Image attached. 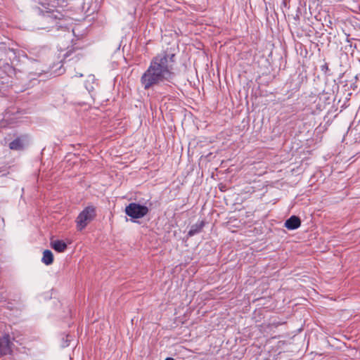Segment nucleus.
I'll list each match as a JSON object with an SVG mask.
<instances>
[{
    "mask_svg": "<svg viewBox=\"0 0 360 360\" xmlns=\"http://www.w3.org/2000/svg\"><path fill=\"white\" fill-rule=\"evenodd\" d=\"M53 255L51 250H46L43 252L41 262L46 265H50L53 263Z\"/></svg>",
    "mask_w": 360,
    "mask_h": 360,
    "instance_id": "1a4fd4ad",
    "label": "nucleus"
},
{
    "mask_svg": "<svg viewBox=\"0 0 360 360\" xmlns=\"http://www.w3.org/2000/svg\"><path fill=\"white\" fill-rule=\"evenodd\" d=\"M174 54L161 53L150 60L149 66L140 77V84L144 90L153 89L174 78Z\"/></svg>",
    "mask_w": 360,
    "mask_h": 360,
    "instance_id": "f257e3e1",
    "label": "nucleus"
},
{
    "mask_svg": "<svg viewBox=\"0 0 360 360\" xmlns=\"http://www.w3.org/2000/svg\"><path fill=\"white\" fill-rule=\"evenodd\" d=\"M148 212V208L138 203L131 202L125 208V213L133 219H140L146 216Z\"/></svg>",
    "mask_w": 360,
    "mask_h": 360,
    "instance_id": "20e7f679",
    "label": "nucleus"
},
{
    "mask_svg": "<svg viewBox=\"0 0 360 360\" xmlns=\"http://www.w3.org/2000/svg\"><path fill=\"white\" fill-rule=\"evenodd\" d=\"M72 340V337L70 335H67L65 336V339L63 338V342H62V347H65L69 346L70 342Z\"/></svg>",
    "mask_w": 360,
    "mask_h": 360,
    "instance_id": "ddd939ff",
    "label": "nucleus"
},
{
    "mask_svg": "<svg viewBox=\"0 0 360 360\" xmlns=\"http://www.w3.org/2000/svg\"><path fill=\"white\" fill-rule=\"evenodd\" d=\"M96 210L94 206L85 207L78 215L76 219L77 229L79 231L84 229L87 224L95 217Z\"/></svg>",
    "mask_w": 360,
    "mask_h": 360,
    "instance_id": "7ed1b4c3",
    "label": "nucleus"
},
{
    "mask_svg": "<svg viewBox=\"0 0 360 360\" xmlns=\"http://www.w3.org/2000/svg\"><path fill=\"white\" fill-rule=\"evenodd\" d=\"M4 71L9 77H12L13 75L15 74V69L11 65H10L8 63H6L4 65Z\"/></svg>",
    "mask_w": 360,
    "mask_h": 360,
    "instance_id": "f8f14e48",
    "label": "nucleus"
},
{
    "mask_svg": "<svg viewBox=\"0 0 360 360\" xmlns=\"http://www.w3.org/2000/svg\"><path fill=\"white\" fill-rule=\"evenodd\" d=\"M9 147L12 150H21L24 147L22 141L18 138L10 143Z\"/></svg>",
    "mask_w": 360,
    "mask_h": 360,
    "instance_id": "9b49d317",
    "label": "nucleus"
},
{
    "mask_svg": "<svg viewBox=\"0 0 360 360\" xmlns=\"http://www.w3.org/2000/svg\"><path fill=\"white\" fill-rule=\"evenodd\" d=\"M11 345L8 335H5L2 338H0V356L11 352Z\"/></svg>",
    "mask_w": 360,
    "mask_h": 360,
    "instance_id": "39448f33",
    "label": "nucleus"
},
{
    "mask_svg": "<svg viewBox=\"0 0 360 360\" xmlns=\"http://www.w3.org/2000/svg\"><path fill=\"white\" fill-rule=\"evenodd\" d=\"M95 81L96 79L94 75H90L88 76L85 82V88L89 92H91L94 89Z\"/></svg>",
    "mask_w": 360,
    "mask_h": 360,
    "instance_id": "9d476101",
    "label": "nucleus"
},
{
    "mask_svg": "<svg viewBox=\"0 0 360 360\" xmlns=\"http://www.w3.org/2000/svg\"><path fill=\"white\" fill-rule=\"evenodd\" d=\"M301 221L297 216H291L285 222V226L289 230H295L300 226Z\"/></svg>",
    "mask_w": 360,
    "mask_h": 360,
    "instance_id": "423d86ee",
    "label": "nucleus"
},
{
    "mask_svg": "<svg viewBox=\"0 0 360 360\" xmlns=\"http://www.w3.org/2000/svg\"><path fill=\"white\" fill-rule=\"evenodd\" d=\"M203 226H204L203 221H200V223L193 224V226H191V227L188 233V236L191 237V236H193L195 234L200 233L202 229L203 228Z\"/></svg>",
    "mask_w": 360,
    "mask_h": 360,
    "instance_id": "6e6552de",
    "label": "nucleus"
},
{
    "mask_svg": "<svg viewBox=\"0 0 360 360\" xmlns=\"http://www.w3.org/2000/svg\"><path fill=\"white\" fill-rule=\"evenodd\" d=\"M165 360H174V359L172 358L168 357V358H166Z\"/></svg>",
    "mask_w": 360,
    "mask_h": 360,
    "instance_id": "4468645a",
    "label": "nucleus"
},
{
    "mask_svg": "<svg viewBox=\"0 0 360 360\" xmlns=\"http://www.w3.org/2000/svg\"><path fill=\"white\" fill-rule=\"evenodd\" d=\"M39 6L38 12L41 15V21L45 25L43 29L56 27H67L69 20L63 13L64 8L67 6L65 0H38Z\"/></svg>",
    "mask_w": 360,
    "mask_h": 360,
    "instance_id": "f03ea898",
    "label": "nucleus"
},
{
    "mask_svg": "<svg viewBox=\"0 0 360 360\" xmlns=\"http://www.w3.org/2000/svg\"><path fill=\"white\" fill-rule=\"evenodd\" d=\"M51 247L58 252H63L67 248V244L63 240H53L51 242Z\"/></svg>",
    "mask_w": 360,
    "mask_h": 360,
    "instance_id": "0eeeda50",
    "label": "nucleus"
}]
</instances>
